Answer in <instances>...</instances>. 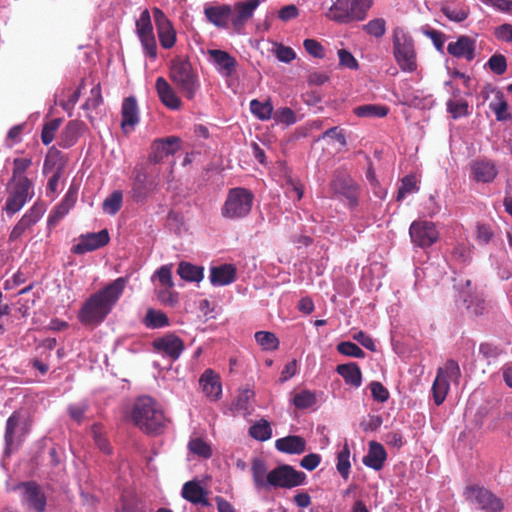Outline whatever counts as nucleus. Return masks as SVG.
<instances>
[{"label":"nucleus","mask_w":512,"mask_h":512,"mask_svg":"<svg viewBox=\"0 0 512 512\" xmlns=\"http://www.w3.org/2000/svg\"><path fill=\"white\" fill-rule=\"evenodd\" d=\"M127 282V277H119L92 294L80 310V321L86 325L101 323L116 305Z\"/></svg>","instance_id":"obj_1"},{"label":"nucleus","mask_w":512,"mask_h":512,"mask_svg":"<svg viewBox=\"0 0 512 512\" xmlns=\"http://www.w3.org/2000/svg\"><path fill=\"white\" fill-rule=\"evenodd\" d=\"M132 420L146 433H158L164 426L165 416L153 398L142 396L134 403Z\"/></svg>","instance_id":"obj_2"},{"label":"nucleus","mask_w":512,"mask_h":512,"mask_svg":"<svg viewBox=\"0 0 512 512\" xmlns=\"http://www.w3.org/2000/svg\"><path fill=\"white\" fill-rule=\"evenodd\" d=\"M373 0H336L326 16L337 23L348 24L366 18Z\"/></svg>","instance_id":"obj_3"},{"label":"nucleus","mask_w":512,"mask_h":512,"mask_svg":"<svg viewBox=\"0 0 512 512\" xmlns=\"http://www.w3.org/2000/svg\"><path fill=\"white\" fill-rule=\"evenodd\" d=\"M170 79L188 99H193L200 87L191 63L182 58L171 61Z\"/></svg>","instance_id":"obj_4"},{"label":"nucleus","mask_w":512,"mask_h":512,"mask_svg":"<svg viewBox=\"0 0 512 512\" xmlns=\"http://www.w3.org/2000/svg\"><path fill=\"white\" fill-rule=\"evenodd\" d=\"M7 192L8 196L3 210L9 215H14L34 196L33 183L28 178L9 181Z\"/></svg>","instance_id":"obj_5"},{"label":"nucleus","mask_w":512,"mask_h":512,"mask_svg":"<svg viewBox=\"0 0 512 512\" xmlns=\"http://www.w3.org/2000/svg\"><path fill=\"white\" fill-rule=\"evenodd\" d=\"M253 203V194L244 188H233L229 191L222 208V215L229 219L246 217Z\"/></svg>","instance_id":"obj_6"},{"label":"nucleus","mask_w":512,"mask_h":512,"mask_svg":"<svg viewBox=\"0 0 512 512\" xmlns=\"http://www.w3.org/2000/svg\"><path fill=\"white\" fill-rule=\"evenodd\" d=\"M461 376L459 365L454 360H447L443 367H439L432 386L433 399L436 405H441L446 399L450 382L458 383Z\"/></svg>","instance_id":"obj_7"},{"label":"nucleus","mask_w":512,"mask_h":512,"mask_svg":"<svg viewBox=\"0 0 512 512\" xmlns=\"http://www.w3.org/2000/svg\"><path fill=\"white\" fill-rule=\"evenodd\" d=\"M393 54L402 71L414 72L417 69L414 42L407 34L401 31H395L393 38Z\"/></svg>","instance_id":"obj_8"},{"label":"nucleus","mask_w":512,"mask_h":512,"mask_svg":"<svg viewBox=\"0 0 512 512\" xmlns=\"http://www.w3.org/2000/svg\"><path fill=\"white\" fill-rule=\"evenodd\" d=\"M306 478L305 473L297 471L289 465H281L267 474L270 487L293 488L301 485Z\"/></svg>","instance_id":"obj_9"},{"label":"nucleus","mask_w":512,"mask_h":512,"mask_svg":"<svg viewBox=\"0 0 512 512\" xmlns=\"http://www.w3.org/2000/svg\"><path fill=\"white\" fill-rule=\"evenodd\" d=\"M464 494L468 501L478 505L479 508L486 512H499L503 509L501 499L484 487L476 485L469 486L466 488Z\"/></svg>","instance_id":"obj_10"},{"label":"nucleus","mask_w":512,"mask_h":512,"mask_svg":"<svg viewBox=\"0 0 512 512\" xmlns=\"http://www.w3.org/2000/svg\"><path fill=\"white\" fill-rule=\"evenodd\" d=\"M17 489L21 490V502L27 509L35 512H45L46 496L36 482H22L17 486Z\"/></svg>","instance_id":"obj_11"},{"label":"nucleus","mask_w":512,"mask_h":512,"mask_svg":"<svg viewBox=\"0 0 512 512\" xmlns=\"http://www.w3.org/2000/svg\"><path fill=\"white\" fill-rule=\"evenodd\" d=\"M409 234L412 242L421 248L433 245L439 238V232L434 223L429 221H414L410 225Z\"/></svg>","instance_id":"obj_12"},{"label":"nucleus","mask_w":512,"mask_h":512,"mask_svg":"<svg viewBox=\"0 0 512 512\" xmlns=\"http://www.w3.org/2000/svg\"><path fill=\"white\" fill-rule=\"evenodd\" d=\"M43 214V206L35 203L14 226L9 235V241H18L26 231L31 229L42 218Z\"/></svg>","instance_id":"obj_13"},{"label":"nucleus","mask_w":512,"mask_h":512,"mask_svg":"<svg viewBox=\"0 0 512 512\" xmlns=\"http://www.w3.org/2000/svg\"><path fill=\"white\" fill-rule=\"evenodd\" d=\"M153 16L157 27L158 37L164 49H170L176 42V31L171 21L159 8L153 9Z\"/></svg>","instance_id":"obj_14"},{"label":"nucleus","mask_w":512,"mask_h":512,"mask_svg":"<svg viewBox=\"0 0 512 512\" xmlns=\"http://www.w3.org/2000/svg\"><path fill=\"white\" fill-rule=\"evenodd\" d=\"M259 5L260 0H246L234 4L231 23L236 31L240 32L244 28L246 23L253 17Z\"/></svg>","instance_id":"obj_15"},{"label":"nucleus","mask_w":512,"mask_h":512,"mask_svg":"<svg viewBox=\"0 0 512 512\" xmlns=\"http://www.w3.org/2000/svg\"><path fill=\"white\" fill-rule=\"evenodd\" d=\"M210 62L224 77L232 76L237 67V60L228 52L220 49H209L207 52Z\"/></svg>","instance_id":"obj_16"},{"label":"nucleus","mask_w":512,"mask_h":512,"mask_svg":"<svg viewBox=\"0 0 512 512\" xmlns=\"http://www.w3.org/2000/svg\"><path fill=\"white\" fill-rule=\"evenodd\" d=\"M153 347L171 359L176 360L184 350V343L178 336L174 334H167L155 339L153 341Z\"/></svg>","instance_id":"obj_17"},{"label":"nucleus","mask_w":512,"mask_h":512,"mask_svg":"<svg viewBox=\"0 0 512 512\" xmlns=\"http://www.w3.org/2000/svg\"><path fill=\"white\" fill-rule=\"evenodd\" d=\"M331 190L335 195L345 197L350 205L357 204V185L348 176L336 175L331 182Z\"/></svg>","instance_id":"obj_18"},{"label":"nucleus","mask_w":512,"mask_h":512,"mask_svg":"<svg viewBox=\"0 0 512 512\" xmlns=\"http://www.w3.org/2000/svg\"><path fill=\"white\" fill-rule=\"evenodd\" d=\"M108 241L109 235L107 230L90 233L80 238V242L73 247V251L76 254H84L106 245Z\"/></svg>","instance_id":"obj_19"},{"label":"nucleus","mask_w":512,"mask_h":512,"mask_svg":"<svg viewBox=\"0 0 512 512\" xmlns=\"http://www.w3.org/2000/svg\"><path fill=\"white\" fill-rule=\"evenodd\" d=\"M155 88L161 102L169 109L178 110L182 106V101L175 90L163 77L156 79Z\"/></svg>","instance_id":"obj_20"},{"label":"nucleus","mask_w":512,"mask_h":512,"mask_svg":"<svg viewBox=\"0 0 512 512\" xmlns=\"http://www.w3.org/2000/svg\"><path fill=\"white\" fill-rule=\"evenodd\" d=\"M179 142L180 139L175 136L154 141L152 161L159 163L164 157L175 154L179 150Z\"/></svg>","instance_id":"obj_21"},{"label":"nucleus","mask_w":512,"mask_h":512,"mask_svg":"<svg viewBox=\"0 0 512 512\" xmlns=\"http://www.w3.org/2000/svg\"><path fill=\"white\" fill-rule=\"evenodd\" d=\"M447 51L454 57L471 61L475 56V40L468 36H461L457 41L448 44Z\"/></svg>","instance_id":"obj_22"},{"label":"nucleus","mask_w":512,"mask_h":512,"mask_svg":"<svg viewBox=\"0 0 512 512\" xmlns=\"http://www.w3.org/2000/svg\"><path fill=\"white\" fill-rule=\"evenodd\" d=\"M204 14L210 23L216 27L225 28L228 25V20H231L232 7L227 4L217 6L206 5Z\"/></svg>","instance_id":"obj_23"},{"label":"nucleus","mask_w":512,"mask_h":512,"mask_svg":"<svg viewBox=\"0 0 512 512\" xmlns=\"http://www.w3.org/2000/svg\"><path fill=\"white\" fill-rule=\"evenodd\" d=\"M139 122L137 101L134 97H128L122 104V122L121 127L124 132L133 130Z\"/></svg>","instance_id":"obj_24"},{"label":"nucleus","mask_w":512,"mask_h":512,"mask_svg":"<svg viewBox=\"0 0 512 512\" xmlns=\"http://www.w3.org/2000/svg\"><path fill=\"white\" fill-rule=\"evenodd\" d=\"M275 448L286 454H302L306 451V440L298 435H289L277 439Z\"/></svg>","instance_id":"obj_25"},{"label":"nucleus","mask_w":512,"mask_h":512,"mask_svg":"<svg viewBox=\"0 0 512 512\" xmlns=\"http://www.w3.org/2000/svg\"><path fill=\"white\" fill-rule=\"evenodd\" d=\"M58 156H59L58 152H56L53 155L49 154L44 161V165H43V173L44 174L48 173L50 168L57 165L53 175L51 176V178L48 181L47 194L51 193L52 195H54L55 193H57L59 180L63 174V164L62 163L57 164Z\"/></svg>","instance_id":"obj_26"},{"label":"nucleus","mask_w":512,"mask_h":512,"mask_svg":"<svg viewBox=\"0 0 512 512\" xmlns=\"http://www.w3.org/2000/svg\"><path fill=\"white\" fill-rule=\"evenodd\" d=\"M236 277V269L231 264H223L210 269L209 279L213 286H225L232 283Z\"/></svg>","instance_id":"obj_27"},{"label":"nucleus","mask_w":512,"mask_h":512,"mask_svg":"<svg viewBox=\"0 0 512 512\" xmlns=\"http://www.w3.org/2000/svg\"><path fill=\"white\" fill-rule=\"evenodd\" d=\"M387 458V453L382 444L371 441L368 453L363 458V463L374 470H381Z\"/></svg>","instance_id":"obj_28"},{"label":"nucleus","mask_w":512,"mask_h":512,"mask_svg":"<svg viewBox=\"0 0 512 512\" xmlns=\"http://www.w3.org/2000/svg\"><path fill=\"white\" fill-rule=\"evenodd\" d=\"M200 385L205 395L212 400H216L222 394V386L219 377L211 370L207 369L200 378Z\"/></svg>","instance_id":"obj_29"},{"label":"nucleus","mask_w":512,"mask_h":512,"mask_svg":"<svg viewBox=\"0 0 512 512\" xmlns=\"http://www.w3.org/2000/svg\"><path fill=\"white\" fill-rule=\"evenodd\" d=\"M472 173L478 182H492L498 174L495 164L488 160L476 161L472 165Z\"/></svg>","instance_id":"obj_30"},{"label":"nucleus","mask_w":512,"mask_h":512,"mask_svg":"<svg viewBox=\"0 0 512 512\" xmlns=\"http://www.w3.org/2000/svg\"><path fill=\"white\" fill-rule=\"evenodd\" d=\"M182 496L187 501L193 504H201L208 506L209 502L206 497V492L203 487L196 481H189L183 485Z\"/></svg>","instance_id":"obj_31"},{"label":"nucleus","mask_w":512,"mask_h":512,"mask_svg":"<svg viewBox=\"0 0 512 512\" xmlns=\"http://www.w3.org/2000/svg\"><path fill=\"white\" fill-rule=\"evenodd\" d=\"M76 202V192L71 189L68 190L64 199L61 201L59 205L55 207V209L51 212L48 218V225L55 226L59 223L61 219L69 212V210L73 207Z\"/></svg>","instance_id":"obj_32"},{"label":"nucleus","mask_w":512,"mask_h":512,"mask_svg":"<svg viewBox=\"0 0 512 512\" xmlns=\"http://www.w3.org/2000/svg\"><path fill=\"white\" fill-rule=\"evenodd\" d=\"M460 298L466 310L474 316L482 315L485 311L484 299L476 292L463 290Z\"/></svg>","instance_id":"obj_33"},{"label":"nucleus","mask_w":512,"mask_h":512,"mask_svg":"<svg viewBox=\"0 0 512 512\" xmlns=\"http://www.w3.org/2000/svg\"><path fill=\"white\" fill-rule=\"evenodd\" d=\"M251 471L253 476V482L257 489H268L269 483H267V466L263 459L255 457L252 460Z\"/></svg>","instance_id":"obj_34"},{"label":"nucleus","mask_w":512,"mask_h":512,"mask_svg":"<svg viewBox=\"0 0 512 512\" xmlns=\"http://www.w3.org/2000/svg\"><path fill=\"white\" fill-rule=\"evenodd\" d=\"M20 423V414L14 412L6 422V431H5V444L6 450L5 452L9 454L13 447L18 443L17 429Z\"/></svg>","instance_id":"obj_35"},{"label":"nucleus","mask_w":512,"mask_h":512,"mask_svg":"<svg viewBox=\"0 0 512 512\" xmlns=\"http://www.w3.org/2000/svg\"><path fill=\"white\" fill-rule=\"evenodd\" d=\"M494 94V99L490 102L489 108L495 113L498 121H506L511 119V115L508 112V104L504 99V95L500 90L491 89Z\"/></svg>","instance_id":"obj_36"},{"label":"nucleus","mask_w":512,"mask_h":512,"mask_svg":"<svg viewBox=\"0 0 512 512\" xmlns=\"http://www.w3.org/2000/svg\"><path fill=\"white\" fill-rule=\"evenodd\" d=\"M337 372L347 384L359 387L362 382V374L356 363L341 364L337 366Z\"/></svg>","instance_id":"obj_37"},{"label":"nucleus","mask_w":512,"mask_h":512,"mask_svg":"<svg viewBox=\"0 0 512 512\" xmlns=\"http://www.w3.org/2000/svg\"><path fill=\"white\" fill-rule=\"evenodd\" d=\"M177 273L183 280L189 282H200L204 277L203 267L184 261L179 263Z\"/></svg>","instance_id":"obj_38"},{"label":"nucleus","mask_w":512,"mask_h":512,"mask_svg":"<svg viewBox=\"0 0 512 512\" xmlns=\"http://www.w3.org/2000/svg\"><path fill=\"white\" fill-rule=\"evenodd\" d=\"M273 105L270 100L261 102L257 99H253L250 102V110L259 120H269L273 115Z\"/></svg>","instance_id":"obj_39"},{"label":"nucleus","mask_w":512,"mask_h":512,"mask_svg":"<svg viewBox=\"0 0 512 512\" xmlns=\"http://www.w3.org/2000/svg\"><path fill=\"white\" fill-rule=\"evenodd\" d=\"M82 124L78 121H70L67 123L61 133L62 146L68 148L77 140Z\"/></svg>","instance_id":"obj_40"},{"label":"nucleus","mask_w":512,"mask_h":512,"mask_svg":"<svg viewBox=\"0 0 512 512\" xmlns=\"http://www.w3.org/2000/svg\"><path fill=\"white\" fill-rule=\"evenodd\" d=\"M146 327L157 329L169 325L168 317L161 311L149 309L143 320Z\"/></svg>","instance_id":"obj_41"},{"label":"nucleus","mask_w":512,"mask_h":512,"mask_svg":"<svg viewBox=\"0 0 512 512\" xmlns=\"http://www.w3.org/2000/svg\"><path fill=\"white\" fill-rule=\"evenodd\" d=\"M354 112L359 117H385L388 113V108L383 105L368 104L358 106L354 109Z\"/></svg>","instance_id":"obj_42"},{"label":"nucleus","mask_w":512,"mask_h":512,"mask_svg":"<svg viewBox=\"0 0 512 512\" xmlns=\"http://www.w3.org/2000/svg\"><path fill=\"white\" fill-rule=\"evenodd\" d=\"M249 434L252 438L259 441H266L270 439L272 436L270 423L261 419L250 427Z\"/></svg>","instance_id":"obj_43"},{"label":"nucleus","mask_w":512,"mask_h":512,"mask_svg":"<svg viewBox=\"0 0 512 512\" xmlns=\"http://www.w3.org/2000/svg\"><path fill=\"white\" fill-rule=\"evenodd\" d=\"M136 32L139 39L154 35L150 13L147 9L142 11L136 21Z\"/></svg>","instance_id":"obj_44"},{"label":"nucleus","mask_w":512,"mask_h":512,"mask_svg":"<svg viewBox=\"0 0 512 512\" xmlns=\"http://www.w3.org/2000/svg\"><path fill=\"white\" fill-rule=\"evenodd\" d=\"M316 395L310 390H302L294 394L292 402L298 409H308L316 404Z\"/></svg>","instance_id":"obj_45"},{"label":"nucleus","mask_w":512,"mask_h":512,"mask_svg":"<svg viewBox=\"0 0 512 512\" xmlns=\"http://www.w3.org/2000/svg\"><path fill=\"white\" fill-rule=\"evenodd\" d=\"M271 52L280 62L286 64L291 63L296 58V53L291 47L285 46L279 42L272 43Z\"/></svg>","instance_id":"obj_46"},{"label":"nucleus","mask_w":512,"mask_h":512,"mask_svg":"<svg viewBox=\"0 0 512 512\" xmlns=\"http://www.w3.org/2000/svg\"><path fill=\"white\" fill-rule=\"evenodd\" d=\"M255 340L264 350H275L279 346V340L272 332L258 331Z\"/></svg>","instance_id":"obj_47"},{"label":"nucleus","mask_w":512,"mask_h":512,"mask_svg":"<svg viewBox=\"0 0 512 512\" xmlns=\"http://www.w3.org/2000/svg\"><path fill=\"white\" fill-rule=\"evenodd\" d=\"M116 512H146V505L137 497H125Z\"/></svg>","instance_id":"obj_48"},{"label":"nucleus","mask_w":512,"mask_h":512,"mask_svg":"<svg viewBox=\"0 0 512 512\" xmlns=\"http://www.w3.org/2000/svg\"><path fill=\"white\" fill-rule=\"evenodd\" d=\"M123 194L120 190H115L103 202V210L110 214L115 215L121 208Z\"/></svg>","instance_id":"obj_49"},{"label":"nucleus","mask_w":512,"mask_h":512,"mask_svg":"<svg viewBox=\"0 0 512 512\" xmlns=\"http://www.w3.org/2000/svg\"><path fill=\"white\" fill-rule=\"evenodd\" d=\"M350 450L347 444L344 445L343 449L338 453L337 456V470L344 479H348L350 472Z\"/></svg>","instance_id":"obj_50"},{"label":"nucleus","mask_w":512,"mask_h":512,"mask_svg":"<svg viewBox=\"0 0 512 512\" xmlns=\"http://www.w3.org/2000/svg\"><path fill=\"white\" fill-rule=\"evenodd\" d=\"M363 30L375 38H381L386 33V21L383 18H375L363 25Z\"/></svg>","instance_id":"obj_51"},{"label":"nucleus","mask_w":512,"mask_h":512,"mask_svg":"<svg viewBox=\"0 0 512 512\" xmlns=\"http://www.w3.org/2000/svg\"><path fill=\"white\" fill-rule=\"evenodd\" d=\"M61 123L62 119L56 118L44 125L41 133V140L44 145H49L54 140L55 133L60 127Z\"/></svg>","instance_id":"obj_52"},{"label":"nucleus","mask_w":512,"mask_h":512,"mask_svg":"<svg viewBox=\"0 0 512 512\" xmlns=\"http://www.w3.org/2000/svg\"><path fill=\"white\" fill-rule=\"evenodd\" d=\"M31 164L32 161L29 158H15L13 161L12 177L9 181H19L21 178H27L24 173Z\"/></svg>","instance_id":"obj_53"},{"label":"nucleus","mask_w":512,"mask_h":512,"mask_svg":"<svg viewBox=\"0 0 512 512\" xmlns=\"http://www.w3.org/2000/svg\"><path fill=\"white\" fill-rule=\"evenodd\" d=\"M447 110L454 119H457L469 114V105L465 100H449L447 101Z\"/></svg>","instance_id":"obj_54"},{"label":"nucleus","mask_w":512,"mask_h":512,"mask_svg":"<svg viewBox=\"0 0 512 512\" xmlns=\"http://www.w3.org/2000/svg\"><path fill=\"white\" fill-rule=\"evenodd\" d=\"M417 190L418 186L416 178L412 175L405 176L398 189L397 200H402L407 194L416 192Z\"/></svg>","instance_id":"obj_55"},{"label":"nucleus","mask_w":512,"mask_h":512,"mask_svg":"<svg viewBox=\"0 0 512 512\" xmlns=\"http://www.w3.org/2000/svg\"><path fill=\"white\" fill-rule=\"evenodd\" d=\"M188 447L190 451L204 458L212 455L210 446L200 438H194L189 441Z\"/></svg>","instance_id":"obj_56"},{"label":"nucleus","mask_w":512,"mask_h":512,"mask_svg":"<svg viewBox=\"0 0 512 512\" xmlns=\"http://www.w3.org/2000/svg\"><path fill=\"white\" fill-rule=\"evenodd\" d=\"M337 350L339 353H341L345 356H350V357H355V358H363L365 356L364 351L360 347H358L355 343L350 342V341H345V342L339 343L337 346Z\"/></svg>","instance_id":"obj_57"},{"label":"nucleus","mask_w":512,"mask_h":512,"mask_svg":"<svg viewBox=\"0 0 512 512\" xmlns=\"http://www.w3.org/2000/svg\"><path fill=\"white\" fill-rule=\"evenodd\" d=\"M273 118L277 123H283L287 126L296 122L294 111L288 107H281L273 113Z\"/></svg>","instance_id":"obj_58"},{"label":"nucleus","mask_w":512,"mask_h":512,"mask_svg":"<svg viewBox=\"0 0 512 512\" xmlns=\"http://www.w3.org/2000/svg\"><path fill=\"white\" fill-rule=\"evenodd\" d=\"M155 277L158 278L160 284L165 289H170L173 287V281H172V272H171V266L170 265H163L161 266L152 276V279Z\"/></svg>","instance_id":"obj_59"},{"label":"nucleus","mask_w":512,"mask_h":512,"mask_svg":"<svg viewBox=\"0 0 512 512\" xmlns=\"http://www.w3.org/2000/svg\"><path fill=\"white\" fill-rule=\"evenodd\" d=\"M488 66L497 75H502L507 69L506 58L501 54H494L488 61Z\"/></svg>","instance_id":"obj_60"},{"label":"nucleus","mask_w":512,"mask_h":512,"mask_svg":"<svg viewBox=\"0 0 512 512\" xmlns=\"http://www.w3.org/2000/svg\"><path fill=\"white\" fill-rule=\"evenodd\" d=\"M152 183L148 184L147 182L141 184H132V197L136 202H143L148 197L151 191Z\"/></svg>","instance_id":"obj_61"},{"label":"nucleus","mask_w":512,"mask_h":512,"mask_svg":"<svg viewBox=\"0 0 512 512\" xmlns=\"http://www.w3.org/2000/svg\"><path fill=\"white\" fill-rule=\"evenodd\" d=\"M370 390H371L372 397L374 398V400H376L378 402H381V403L386 402L389 398L388 390L380 382H377V381L371 382Z\"/></svg>","instance_id":"obj_62"},{"label":"nucleus","mask_w":512,"mask_h":512,"mask_svg":"<svg viewBox=\"0 0 512 512\" xmlns=\"http://www.w3.org/2000/svg\"><path fill=\"white\" fill-rule=\"evenodd\" d=\"M452 257L460 263H467L471 259V249L464 244H458L452 251Z\"/></svg>","instance_id":"obj_63"},{"label":"nucleus","mask_w":512,"mask_h":512,"mask_svg":"<svg viewBox=\"0 0 512 512\" xmlns=\"http://www.w3.org/2000/svg\"><path fill=\"white\" fill-rule=\"evenodd\" d=\"M481 2L497 11L512 14V0H481Z\"/></svg>","instance_id":"obj_64"}]
</instances>
